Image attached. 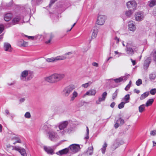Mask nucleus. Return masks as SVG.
Masks as SVG:
<instances>
[{
  "label": "nucleus",
  "mask_w": 156,
  "mask_h": 156,
  "mask_svg": "<svg viewBox=\"0 0 156 156\" xmlns=\"http://www.w3.org/2000/svg\"><path fill=\"white\" fill-rule=\"evenodd\" d=\"M45 126H47V128L49 130L47 131V135L48 136V138L52 141H56L60 138L61 136L60 132H59V134H58L55 131L54 129H56L57 126L55 125L54 128H52V126L46 123L44 125Z\"/></svg>",
  "instance_id": "1"
},
{
  "label": "nucleus",
  "mask_w": 156,
  "mask_h": 156,
  "mask_svg": "<svg viewBox=\"0 0 156 156\" xmlns=\"http://www.w3.org/2000/svg\"><path fill=\"white\" fill-rule=\"evenodd\" d=\"M64 77V75L63 74L55 73L45 77L44 79L47 82L51 83H54L60 81Z\"/></svg>",
  "instance_id": "2"
},
{
  "label": "nucleus",
  "mask_w": 156,
  "mask_h": 156,
  "mask_svg": "<svg viewBox=\"0 0 156 156\" xmlns=\"http://www.w3.org/2000/svg\"><path fill=\"white\" fill-rule=\"evenodd\" d=\"M72 54L71 52H69L65 54V56H67ZM72 56L69 57L66 56H57L55 57H52L50 58H47L46 59V60L47 62H53L55 61H58L60 60H64L66 58H70L72 57Z\"/></svg>",
  "instance_id": "3"
},
{
  "label": "nucleus",
  "mask_w": 156,
  "mask_h": 156,
  "mask_svg": "<svg viewBox=\"0 0 156 156\" xmlns=\"http://www.w3.org/2000/svg\"><path fill=\"white\" fill-rule=\"evenodd\" d=\"M30 71L27 70H25L23 71L20 76V79L23 81L30 80L32 78V76L30 75Z\"/></svg>",
  "instance_id": "4"
},
{
  "label": "nucleus",
  "mask_w": 156,
  "mask_h": 156,
  "mask_svg": "<svg viewBox=\"0 0 156 156\" xmlns=\"http://www.w3.org/2000/svg\"><path fill=\"white\" fill-rule=\"evenodd\" d=\"M74 88V86L73 85H70L65 87L62 91L63 95L65 97L68 96Z\"/></svg>",
  "instance_id": "5"
},
{
  "label": "nucleus",
  "mask_w": 156,
  "mask_h": 156,
  "mask_svg": "<svg viewBox=\"0 0 156 156\" xmlns=\"http://www.w3.org/2000/svg\"><path fill=\"white\" fill-rule=\"evenodd\" d=\"M69 151L73 153L77 152L80 149V145L78 144H73L70 145L69 147Z\"/></svg>",
  "instance_id": "6"
},
{
  "label": "nucleus",
  "mask_w": 156,
  "mask_h": 156,
  "mask_svg": "<svg viewBox=\"0 0 156 156\" xmlns=\"http://www.w3.org/2000/svg\"><path fill=\"white\" fill-rule=\"evenodd\" d=\"M106 19V16L104 15H99L98 17L97 24L100 25H103Z\"/></svg>",
  "instance_id": "7"
},
{
  "label": "nucleus",
  "mask_w": 156,
  "mask_h": 156,
  "mask_svg": "<svg viewBox=\"0 0 156 156\" xmlns=\"http://www.w3.org/2000/svg\"><path fill=\"white\" fill-rule=\"evenodd\" d=\"M12 150L17 151H19L23 156H27L25 150L21 147L18 146H12Z\"/></svg>",
  "instance_id": "8"
},
{
  "label": "nucleus",
  "mask_w": 156,
  "mask_h": 156,
  "mask_svg": "<svg viewBox=\"0 0 156 156\" xmlns=\"http://www.w3.org/2000/svg\"><path fill=\"white\" fill-rule=\"evenodd\" d=\"M12 150L17 151H19L23 156H27L25 150L21 147L18 146H12Z\"/></svg>",
  "instance_id": "9"
},
{
  "label": "nucleus",
  "mask_w": 156,
  "mask_h": 156,
  "mask_svg": "<svg viewBox=\"0 0 156 156\" xmlns=\"http://www.w3.org/2000/svg\"><path fill=\"white\" fill-rule=\"evenodd\" d=\"M127 8L131 9L134 11L136 8V4L134 1H131L128 2L126 3Z\"/></svg>",
  "instance_id": "10"
},
{
  "label": "nucleus",
  "mask_w": 156,
  "mask_h": 156,
  "mask_svg": "<svg viewBox=\"0 0 156 156\" xmlns=\"http://www.w3.org/2000/svg\"><path fill=\"white\" fill-rule=\"evenodd\" d=\"M68 124V122L67 121H64L59 122L58 124L59 130H66L65 129L67 126Z\"/></svg>",
  "instance_id": "11"
},
{
  "label": "nucleus",
  "mask_w": 156,
  "mask_h": 156,
  "mask_svg": "<svg viewBox=\"0 0 156 156\" xmlns=\"http://www.w3.org/2000/svg\"><path fill=\"white\" fill-rule=\"evenodd\" d=\"M144 15L143 13L141 12H137L135 14V20L137 21H140L144 19Z\"/></svg>",
  "instance_id": "12"
},
{
  "label": "nucleus",
  "mask_w": 156,
  "mask_h": 156,
  "mask_svg": "<svg viewBox=\"0 0 156 156\" xmlns=\"http://www.w3.org/2000/svg\"><path fill=\"white\" fill-rule=\"evenodd\" d=\"M129 75L127 76H121L119 78L116 79H109V80H113L116 83H119L122 81L124 82L126 81L129 77Z\"/></svg>",
  "instance_id": "13"
},
{
  "label": "nucleus",
  "mask_w": 156,
  "mask_h": 156,
  "mask_svg": "<svg viewBox=\"0 0 156 156\" xmlns=\"http://www.w3.org/2000/svg\"><path fill=\"white\" fill-rule=\"evenodd\" d=\"M106 92H104L101 95V97H99L98 101H96V103L97 104H100V102L104 101L105 100L106 97L107 96Z\"/></svg>",
  "instance_id": "14"
},
{
  "label": "nucleus",
  "mask_w": 156,
  "mask_h": 156,
  "mask_svg": "<svg viewBox=\"0 0 156 156\" xmlns=\"http://www.w3.org/2000/svg\"><path fill=\"white\" fill-rule=\"evenodd\" d=\"M124 123V121L121 118L115 120L114 127L115 128H118L120 125H123Z\"/></svg>",
  "instance_id": "15"
},
{
  "label": "nucleus",
  "mask_w": 156,
  "mask_h": 156,
  "mask_svg": "<svg viewBox=\"0 0 156 156\" xmlns=\"http://www.w3.org/2000/svg\"><path fill=\"white\" fill-rule=\"evenodd\" d=\"M74 130V128L73 127H70L68 128L66 130H63L60 131V134L62 136L65 134L66 133H69L72 132Z\"/></svg>",
  "instance_id": "16"
},
{
  "label": "nucleus",
  "mask_w": 156,
  "mask_h": 156,
  "mask_svg": "<svg viewBox=\"0 0 156 156\" xmlns=\"http://www.w3.org/2000/svg\"><path fill=\"white\" fill-rule=\"evenodd\" d=\"M128 28L129 30L134 31L136 29L135 23L129 22L128 24Z\"/></svg>",
  "instance_id": "17"
},
{
  "label": "nucleus",
  "mask_w": 156,
  "mask_h": 156,
  "mask_svg": "<svg viewBox=\"0 0 156 156\" xmlns=\"http://www.w3.org/2000/svg\"><path fill=\"white\" fill-rule=\"evenodd\" d=\"M151 59L150 57H147L145 60L144 65V69H147L148 67L149 64L151 62Z\"/></svg>",
  "instance_id": "18"
},
{
  "label": "nucleus",
  "mask_w": 156,
  "mask_h": 156,
  "mask_svg": "<svg viewBox=\"0 0 156 156\" xmlns=\"http://www.w3.org/2000/svg\"><path fill=\"white\" fill-rule=\"evenodd\" d=\"M4 49L6 51L11 52L12 48L11 45L9 43L6 42L4 44Z\"/></svg>",
  "instance_id": "19"
},
{
  "label": "nucleus",
  "mask_w": 156,
  "mask_h": 156,
  "mask_svg": "<svg viewBox=\"0 0 156 156\" xmlns=\"http://www.w3.org/2000/svg\"><path fill=\"white\" fill-rule=\"evenodd\" d=\"M69 151V148H66L56 153V154L59 155L66 154Z\"/></svg>",
  "instance_id": "20"
},
{
  "label": "nucleus",
  "mask_w": 156,
  "mask_h": 156,
  "mask_svg": "<svg viewBox=\"0 0 156 156\" xmlns=\"http://www.w3.org/2000/svg\"><path fill=\"white\" fill-rule=\"evenodd\" d=\"M96 93V90L94 89H91L87 91L84 95V97L88 96H94Z\"/></svg>",
  "instance_id": "21"
},
{
  "label": "nucleus",
  "mask_w": 156,
  "mask_h": 156,
  "mask_svg": "<svg viewBox=\"0 0 156 156\" xmlns=\"http://www.w3.org/2000/svg\"><path fill=\"white\" fill-rule=\"evenodd\" d=\"M126 53L130 55H132L136 51L135 48H131L127 47L126 49Z\"/></svg>",
  "instance_id": "22"
},
{
  "label": "nucleus",
  "mask_w": 156,
  "mask_h": 156,
  "mask_svg": "<svg viewBox=\"0 0 156 156\" xmlns=\"http://www.w3.org/2000/svg\"><path fill=\"white\" fill-rule=\"evenodd\" d=\"M12 140L14 141L13 144H15L16 143H21V141L20 139V137L17 136H15L12 138Z\"/></svg>",
  "instance_id": "23"
},
{
  "label": "nucleus",
  "mask_w": 156,
  "mask_h": 156,
  "mask_svg": "<svg viewBox=\"0 0 156 156\" xmlns=\"http://www.w3.org/2000/svg\"><path fill=\"white\" fill-rule=\"evenodd\" d=\"M44 148L48 154H53L54 153L53 149L50 147H44Z\"/></svg>",
  "instance_id": "24"
},
{
  "label": "nucleus",
  "mask_w": 156,
  "mask_h": 156,
  "mask_svg": "<svg viewBox=\"0 0 156 156\" xmlns=\"http://www.w3.org/2000/svg\"><path fill=\"white\" fill-rule=\"evenodd\" d=\"M12 17V15L11 13H7L5 14L4 16V20L6 21L10 20Z\"/></svg>",
  "instance_id": "25"
},
{
  "label": "nucleus",
  "mask_w": 156,
  "mask_h": 156,
  "mask_svg": "<svg viewBox=\"0 0 156 156\" xmlns=\"http://www.w3.org/2000/svg\"><path fill=\"white\" fill-rule=\"evenodd\" d=\"M20 18L19 16H17L14 17L12 20L11 23L12 25L16 24L18 23L20 20Z\"/></svg>",
  "instance_id": "26"
},
{
  "label": "nucleus",
  "mask_w": 156,
  "mask_h": 156,
  "mask_svg": "<svg viewBox=\"0 0 156 156\" xmlns=\"http://www.w3.org/2000/svg\"><path fill=\"white\" fill-rule=\"evenodd\" d=\"M46 37L48 40L47 41H46L45 43L48 44L50 43L52 39L54 37V35L52 33H50L47 34Z\"/></svg>",
  "instance_id": "27"
},
{
  "label": "nucleus",
  "mask_w": 156,
  "mask_h": 156,
  "mask_svg": "<svg viewBox=\"0 0 156 156\" xmlns=\"http://www.w3.org/2000/svg\"><path fill=\"white\" fill-rule=\"evenodd\" d=\"M156 77V72H153L149 75V78L151 81L154 80Z\"/></svg>",
  "instance_id": "28"
},
{
  "label": "nucleus",
  "mask_w": 156,
  "mask_h": 156,
  "mask_svg": "<svg viewBox=\"0 0 156 156\" xmlns=\"http://www.w3.org/2000/svg\"><path fill=\"white\" fill-rule=\"evenodd\" d=\"M148 5L150 7H153L156 5V0H151L149 1L148 3Z\"/></svg>",
  "instance_id": "29"
},
{
  "label": "nucleus",
  "mask_w": 156,
  "mask_h": 156,
  "mask_svg": "<svg viewBox=\"0 0 156 156\" xmlns=\"http://www.w3.org/2000/svg\"><path fill=\"white\" fill-rule=\"evenodd\" d=\"M93 152V147L92 145L91 146L89 147L88 149V150L86 152V153L87 154H89L90 155H91Z\"/></svg>",
  "instance_id": "30"
},
{
  "label": "nucleus",
  "mask_w": 156,
  "mask_h": 156,
  "mask_svg": "<svg viewBox=\"0 0 156 156\" xmlns=\"http://www.w3.org/2000/svg\"><path fill=\"white\" fill-rule=\"evenodd\" d=\"M129 94H127L125 95L124 98H123L122 100L125 101L124 103H126L129 102Z\"/></svg>",
  "instance_id": "31"
},
{
  "label": "nucleus",
  "mask_w": 156,
  "mask_h": 156,
  "mask_svg": "<svg viewBox=\"0 0 156 156\" xmlns=\"http://www.w3.org/2000/svg\"><path fill=\"white\" fill-rule=\"evenodd\" d=\"M107 146V144L105 142L103 145L101 149V152L103 154H104L105 153Z\"/></svg>",
  "instance_id": "32"
},
{
  "label": "nucleus",
  "mask_w": 156,
  "mask_h": 156,
  "mask_svg": "<svg viewBox=\"0 0 156 156\" xmlns=\"http://www.w3.org/2000/svg\"><path fill=\"white\" fill-rule=\"evenodd\" d=\"M149 93L148 92H145L142 94L140 97V100H142L146 98L148 95Z\"/></svg>",
  "instance_id": "33"
},
{
  "label": "nucleus",
  "mask_w": 156,
  "mask_h": 156,
  "mask_svg": "<svg viewBox=\"0 0 156 156\" xmlns=\"http://www.w3.org/2000/svg\"><path fill=\"white\" fill-rule=\"evenodd\" d=\"M98 32V30L97 29H96L93 30L91 36L92 39L95 38L96 37Z\"/></svg>",
  "instance_id": "34"
},
{
  "label": "nucleus",
  "mask_w": 156,
  "mask_h": 156,
  "mask_svg": "<svg viewBox=\"0 0 156 156\" xmlns=\"http://www.w3.org/2000/svg\"><path fill=\"white\" fill-rule=\"evenodd\" d=\"M72 96L71 98V100L73 101L75 98L77 97L78 95V94L77 92L76 91H74L72 94Z\"/></svg>",
  "instance_id": "35"
},
{
  "label": "nucleus",
  "mask_w": 156,
  "mask_h": 156,
  "mask_svg": "<svg viewBox=\"0 0 156 156\" xmlns=\"http://www.w3.org/2000/svg\"><path fill=\"white\" fill-rule=\"evenodd\" d=\"M154 101V99H150L149 100H148L146 104V106L147 107H148L149 106V105H152L153 102Z\"/></svg>",
  "instance_id": "36"
},
{
  "label": "nucleus",
  "mask_w": 156,
  "mask_h": 156,
  "mask_svg": "<svg viewBox=\"0 0 156 156\" xmlns=\"http://www.w3.org/2000/svg\"><path fill=\"white\" fill-rule=\"evenodd\" d=\"M151 55L153 57V60L156 61V51L154 50L151 53Z\"/></svg>",
  "instance_id": "37"
},
{
  "label": "nucleus",
  "mask_w": 156,
  "mask_h": 156,
  "mask_svg": "<svg viewBox=\"0 0 156 156\" xmlns=\"http://www.w3.org/2000/svg\"><path fill=\"white\" fill-rule=\"evenodd\" d=\"M145 107L144 105H142L139 107V111L140 112H142L144 110Z\"/></svg>",
  "instance_id": "38"
},
{
  "label": "nucleus",
  "mask_w": 156,
  "mask_h": 156,
  "mask_svg": "<svg viewBox=\"0 0 156 156\" xmlns=\"http://www.w3.org/2000/svg\"><path fill=\"white\" fill-rule=\"evenodd\" d=\"M133 11L132 10V9H130L129 11H126V15L127 17H130L133 13Z\"/></svg>",
  "instance_id": "39"
},
{
  "label": "nucleus",
  "mask_w": 156,
  "mask_h": 156,
  "mask_svg": "<svg viewBox=\"0 0 156 156\" xmlns=\"http://www.w3.org/2000/svg\"><path fill=\"white\" fill-rule=\"evenodd\" d=\"M91 84L92 82L90 81H89L87 83L83 84L82 85V86L84 87L85 88H86L87 87L89 86Z\"/></svg>",
  "instance_id": "40"
},
{
  "label": "nucleus",
  "mask_w": 156,
  "mask_h": 156,
  "mask_svg": "<svg viewBox=\"0 0 156 156\" xmlns=\"http://www.w3.org/2000/svg\"><path fill=\"white\" fill-rule=\"evenodd\" d=\"M86 128H87L86 133V137H85L84 138V139H88L89 138V136H88L89 133V130L87 126L86 127Z\"/></svg>",
  "instance_id": "41"
},
{
  "label": "nucleus",
  "mask_w": 156,
  "mask_h": 156,
  "mask_svg": "<svg viewBox=\"0 0 156 156\" xmlns=\"http://www.w3.org/2000/svg\"><path fill=\"white\" fill-rule=\"evenodd\" d=\"M125 103H124V102L122 101V102L120 104H119L118 105V108L119 109H121L123 108L124 107L125 104Z\"/></svg>",
  "instance_id": "42"
},
{
  "label": "nucleus",
  "mask_w": 156,
  "mask_h": 156,
  "mask_svg": "<svg viewBox=\"0 0 156 156\" xmlns=\"http://www.w3.org/2000/svg\"><path fill=\"white\" fill-rule=\"evenodd\" d=\"M21 42H23V43H21L20 44V46H26L28 45V43L27 42L24 41L23 40H21Z\"/></svg>",
  "instance_id": "43"
},
{
  "label": "nucleus",
  "mask_w": 156,
  "mask_h": 156,
  "mask_svg": "<svg viewBox=\"0 0 156 156\" xmlns=\"http://www.w3.org/2000/svg\"><path fill=\"white\" fill-rule=\"evenodd\" d=\"M118 90L117 89L115 92L113 94L112 98L113 99H114L116 97L118 94Z\"/></svg>",
  "instance_id": "44"
},
{
  "label": "nucleus",
  "mask_w": 156,
  "mask_h": 156,
  "mask_svg": "<svg viewBox=\"0 0 156 156\" xmlns=\"http://www.w3.org/2000/svg\"><path fill=\"white\" fill-rule=\"evenodd\" d=\"M136 84L138 86H140V84L142 83V81L141 79H139L137 81H136Z\"/></svg>",
  "instance_id": "45"
},
{
  "label": "nucleus",
  "mask_w": 156,
  "mask_h": 156,
  "mask_svg": "<svg viewBox=\"0 0 156 156\" xmlns=\"http://www.w3.org/2000/svg\"><path fill=\"white\" fill-rule=\"evenodd\" d=\"M24 116L25 118L27 119H29L31 117V115L29 112H27L25 114Z\"/></svg>",
  "instance_id": "46"
},
{
  "label": "nucleus",
  "mask_w": 156,
  "mask_h": 156,
  "mask_svg": "<svg viewBox=\"0 0 156 156\" xmlns=\"http://www.w3.org/2000/svg\"><path fill=\"white\" fill-rule=\"evenodd\" d=\"M150 93L152 95H154L156 93V89H152L150 91Z\"/></svg>",
  "instance_id": "47"
},
{
  "label": "nucleus",
  "mask_w": 156,
  "mask_h": 156,
  "mask_svg": "<svg viewBox=\"0 0 156 156\" xmlns=\"http://www.w3.org/2000/svg\"><path fill=\"white\" fill-rule=\"evenodd\" d=\"M4 26L3 25H0V34L1 33L4 29Z\"/></svg>",
  "instance_id": "48"
},
{
  "label": "nucleus",
  "mask_w": 156,
  "mask_h": 156,
  "mask_svg": "<svg viewBox=\"0 0 156 156\" xmlns=\"http://www.w3.org/2000/svg\"><path fill=\"white\" fill-rule=\"evenodd\" d=\"M156 134V131L155 130H152L151 131L150 134L151 135L154 136Z\"/></svg>",
  "instance_id": "49"
},
{
  "label": "nucleus",
  "mask_w": 156,
  "mask_h": 156,
  "mask_svg": "<svg viewBox=\"0 0 156 156\" xmlns=\"http://www.w3.org/2000/svg\"><path fill=\"white\" fill-rule=\"evenodd\" d=\"M114 40L116 41V44H118L119 42V38H118L116 36L114 38Z\"/></svg>",
  "instance_id": "50"
},
{
  "label": "nucleus",
  "mask_w": 156,
  "mask_h": 156,
  "mask_svg": "<svg viewBox=\"0 0 156 156\" xmlns=\"http://www.w3.org/2000/svg\"><path fill=\"white\" fill-rule=\"evenodd\" d=\"M130 86L129 85H127V86L125 88V90L127 91L130 88Z\"/></svg>",
  "instance_id": "51"
},
{
  "label": "nucleus",
  "mask_w": 156,
  "mask_h": 156,
  "mask_svg": "<svg viewBox=\"0 0 156 156\" xmlns=\"http://www.w3.org/2000/svg\"><path fill=\"white\" fill-rule=\"evenodd\" d=\"M26 37H28V38L29 39H31V40H34L35 37L34 36H26Z\"/></svg>",
  "instance_id": "52"
},
{
  "label": "nucleus",
  "mask_w": 156,
  "mask_h": 156,
  "mask_svg": "<svg viewBox=\"0 0 156 156\" xmlns=\"http://www.w3.org/2000/svg\"><path fill=\"white\" fill-rule=\"evenodd\" d=\"M92 64L93 66L95 67H98V63L95 62H93Z\"/></svg>",
  "instance_id": "53"
},
{
  "label": "nucleus",
  "mask_w": 156,
  "mask_h": 156,
  "mask_svg": "<svg viewBox=\"0 0 156 156\" xmlns=\"http://www.w3.org/2000/svg\"><path fill=\"white\" fill-rule=\"evenodd\" d=\"M130 60H131V61L133 65V66L135 65L136 64V62L135 60H133L132 58H131Z\"/></svg>",
  "instance_id": "54"
},
{
  "label": "nucleus",
  "mask_w": 156,
  "mask_h": 156,
  "mask_svg": "<svg viewBox=\"0 0 156 156\" xmlns=\"http://www.w3.org/2000/svg\"><path fill=\"white\" fill-rule=\"evenodd\" d=\"M5 113L6 115H10V114L9 112V111L7 109H6L5 110Z\"/></svg>",
  "instance_id": "55"
},
{
  "label": "nucleus",
  "mask_w": 156,
  "mask_h": 156,
  "mask_svg": "<svg viewBox=\"0 0 156 156\" xmlns=\"http://www.w3.org/2000/svg\"><path fill=\"white\" fill-rule=\"evenodd\" d=\"M57 0H51L50 3V6L53 3H54Z\"/></svg>",
  "instance_id": "56"
},
{
  "label": "nucleus",
  "mask_w": 156,
  "mask_h": 156,
  "mask_svg": "<svg viewBox=\"0 0 156 156\" xmlns=\"http://www.w3.org/2000/svg\"><path fill=\"white\" fill-rule=\"evenodd\" d=\"M115 104L114 102H113L110 105V106L112 108H113L114 107L115 105Z\"/></svg>",
  "instance_id": "57"
},
{
  "label": "nucleus",
  "mask_w": 156,
  "mask_h": 156,
  "mask_svg": "<svg viewBox=\"0 0 156 156\" xmlns=\"http://www.w3.org/2000/svg\"><path fill=\"white\" fill-rule=\"evenodd\" d=\"M25 101V99L24 98H21L20 99V102H23Z\"/></svg>",
  "instance_id": "58"
},
{
  "label": "nucleus",
  "mask_w": 156,
  "mask_h": 156,
  "mask_svg": "<svg viewBox=\"0 0 156 156\" xmlns=\"http://www.w3.org/2000/svg\"><path fill=\"white\" fill-rule=\"evenodd\" d=\"M10 117L12 119H13V117L14 116V115L13 114H10Z\"/></svg>",
  "instance_id": "59"
},
{
  "label": "nucleus",
  "mask_w": 156,
  "mask_h": 156,
  "mask_svg": "<svg viewBox=\"0 0 156 156\" xmlns=\"http://www.w3.org/2000/svg\"><path fill=\"white\" fill-rule=\"evenodd\" d=\"M2 126L1 124H0V132H2Z\"/></svg>",
  "instance_id": "60"
},
{
  "label": "nucleus",
  "mask_w": 156,
  "mask_h": 156,
  "mask_svg": "<svg viewBox=\"0 0 156 156\" xmlns=\"http://www.w3.org/2000/svg\"><path fill=\"white\" fill-rule=\"evenodd\" d=\"M14 83H15V82H13L12 83H8V85H9L11 86V85L14 84Z\"/></svg>",
  "instance_id": "61"
},
{
  "label": "nucleus",
  "mask_w": 156,
  "mask_h": 156,
  "mask_svg": "<svg viewBox=\"0 0 156 156\" xmlns=\"http://www.w3.org/2000/svg\"><path fill=\"white\" fill-rule=\"evenodd\" d=\"M153 146H156V143H155L154 141H153Z\"/></svg>",
  "instance_id": "62"
},
{
  "label": "nucleus",
  "mask_w": 156,
  "mask_h": 156,
  "mask_svg": "<svg viewBox=\"0 0 156 156\" xmlns=\"http://www.w3.org/2000/svg\"><path fill=\"white\" fill-rule=\"evenodd\" d=\"M76 24V23H74V24L73 25L72 27L70 29V30L69 31H70L72 29L73 27Z\"/></svg>",
  "instance_id": "63"
},
{
  "label": "nucleus",
  "mask_w": 156,
  "mask_h": 156,
  "mask_svg": "<svg viewBox=\"0 0 156 156\" xmlns=\"http://www.w3.org/2000/svg\"><path fill=\"white\" fill-rule=\"evenodd\" d=\"M115 54H119V52H118L117 51H115Z\"/></svg>",
  "instance_id": "64"
}]
</instances>
